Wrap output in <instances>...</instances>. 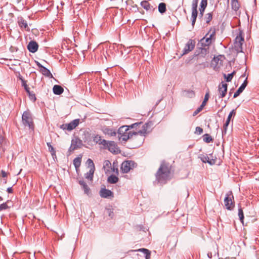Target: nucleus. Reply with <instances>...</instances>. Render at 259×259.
<instances>
[{"mask_svg": "<svg viewBox=\"0 0 259 259\" xmlns=\"http://www.w3.org/2000/svg\"><path fill=\"white\" fill-rule=\"evenodd\" d=\"M148 124L143 122H137L131 125H123L120 127L118 130V137L119 140L124 141H127L133 135H140L145 136L147 133Z\"/></svg>", "mask_w": 259, "mask_h": 259, "instance_id": "f257e3e1", "label": "nucleus"}, {"mask_svg": "<svg viewBox=\"0 0 259 259\" xmlns=\"http://www.w3.org/2000/svg\"><path fill=\"white\" fill-rule=\"evenodd\" d=\"M156 180L163 185L170 180V167L164 162H161L155 174Z\"/></svg>", "mask_w": 259, "mask_h": 259, "instance_id": "f03ea898", "label": "nucleus"}, {"mask_svg": "<svg viewBox=\"0 0 259 259\" xmlns=\"http://www.w3.org/2000/svg\"><path fill=\"white\" fill-rule=\"evenodd\" d=\"M22 123L25 127H28L29 129L33 131L34 124L31 113L29 110L25 111L22 115Z\"/></svg>", "mask_w": 259, "mask_h": 259, "instance_id": "7ed1b4c3", "label": "nucleus"}, {"mask_svg": "<svg viewBox=\"0 0 259 259\" xmlns=\"http://www.w3.org/2000/svg\"><path fill=\"white\" fill-rule=\"evenodd\" d=\"M224 203L226 208L228 210H232L234 208L235 204L234 201V196L232 191H229L226 194L224 199Z\"/></svg>", "mask_w": 259, "mask_h": 259, "instance_id": "20e7f679", "label": "nucleus"}, {"mask_svg": "<svg viewBox=\"0 0 259 259\" xmlns=\"http://www.w3.org/2000/svg\"><path fill=\"white\" fill-rule=\"evenodd\" d=\"M244 41V38L241 32L236 37L233 48L237 53L242 52V45Z\"/></svg>", "mask_w": 259, "mask_h": 259, "instance_id": "39448f33", "label": "nucleus"}, {"mask_svg": "<svg viewBox=\"0 0 259 259\" xmlns=\"http://www.w3.org/2000/svg\"><path fill=\"white\" fill-rule=\"evenodd\" d=\"M101 143L102 145L106 147L111 153L117 154L120 152V149L114 141H107L103 140Z\"/></svg>", "mask_w": 259, "mask_h": 259, "instance_id": "423d86ee", "label": "nucleus"}, {"mask_svg": "<svg viewBox=\"0 0 259 259\" xmlns=\"http://www.w3.org/2000/svg\"><path fill=\"white\" fill-rule=\"evenodd\" d=\"M136 166V163L133 161H124L121 164V170L123 173H127Z\"/></svg>", "mask_w": 259, "mask_h": 259, "instance_id": "0eeeda50", "label": "nucleus"}, {"mask_svg": "<svg viewBox=\"0 0 259 259\" xmlns=\"http://www.w3.org/2000/svg\"><path fill=\"white\" fill-rule=\"evenodd\" d=\"M195 41L193 39H189L186 44L183 51V55H186L192 51L195 48Z\"/></svg>", "mask_w": 259, "mask_h": 259, "instance_id": "6e6552de", "label": "nucleus"}, {"mask_svg": "<svg viewBox=\"0 0 259 259\" xmlns=\"http://www.w3.org/2000/svg\"><path fill=\"white\" fill-rule=\"evenodd\" d=\"M222 58V56L219 55L217 57H214L211 61V66L213 67L214 70H218L222 65V60H221Z\"/></svg>", "mask_w": 259, "mask_h": 259, "instance_id": "1a4fd4ad", "label": "nucleus"}, {"mask_svg": "<svg viewBox=\"0 0 259 259\" xmlns=\"http://www.w3.org/2000/svg\"><path fill=\"white\" fill-rule=\"evenodd\" d=\"M228 88V84L226 83L222 82L218 87V91L219 93V98H224L227 93Z\"/></svg>", "mask_w": 259, "mask_h": 259, "instance_id": "9d476101", "label": "nucleus"}, {"mask_svg": "<svg viewBox=\"0 0 259 259\" xmlns=\"http://www.w3.org/2000/svg\"><path fill=\"white\" fill-rule=\"evenodd\" d=\"M100 196L104 198L112 199L114 197L113 193L110 190L106 188H102L99 192Z\"/></svg>", "mask_w": 259, "mask_h": 259, "instance_id": "9b49d317", "label": "nucleus"}, {"mask_svg": "<svg viewBox=\"0 0 259 259\" xmlns=\"http://www.w3.org/2000/svg\"><path fill=\"white\" fill-rule=\"evenodd\" d=\"M17 23L22 30L26 31H29L30 30L27 21L24 20L23 17H18Z\"/></svg>", "mask_w": 259, "mask_h": 259, "instance_id": "f8f14e48", "label": "nucleus"}, {"mask_svg": "<svg viewBox=\"0 0 259 259\" xmlns=\"http://www.w3.org/2000/svg\"><path fill=\"white\" fill-rule=\"evenodd\" d=\"M82 145V141L79 138H76L72 139L71 141V144L69 148L70 151H73L74 150L79 148Z\"/></svg>", "mask_w": 259, "mask_h": 259, "instance_id": "ddd939ff", "label": "nucleus"}, {"mask_svg": "<svg viewBox=\"0 0 259 259\" xmlns=\"http://www.w3.org/2000/svg\"><path fill=\"white\" fill-rule=\"evenodd\" d=\"M36 65L38 66V67L39 68L40 72L45 76L52 78L53 77V75L52 73H51L50 71L46 68L45 67L43 66L40 63L38 62H36Z\"/></svg>", "mask_w": 259, "mask_h": 259, "instance_id": "4468645a", "label": "nucleus"}, {"mask_svg": "<svg viewBox=\"0 0 259 259\" xmlns=\"http://www.w3.org/2000/svg\"><path fill=\"white\" fill-rule=\"evenodd\" d=\"M79 123V119H76L68 124H63L64 129H67L68 131H71L74 129Z\"/></svg>", "mask_w": 259, "mask_h": 259, "instance_id": "2eb2a0df", "label": "nucleus"}, {"mask_svg": "<svg viewBox=\"0 0 259 259\" xmlns=\"http://www.w3.org/2000/svg\"><path fill=\"white\" fill-rule=\"evenodd\" d=\"M27 49L28 51L32 53H35L38 48V44L33 40H31L27 45Z\"/></svg>", "mask_w": 259, "mask_h": 259, "instance_id": "dca6fc26", "label": "nucleus"}, {"mask_svg": "<svg viewBox=\"0 0 259 259\" xmlns=\"http://www.w3.org/2000/svg\"><path fill=\"white\" fill-rule=\"evenodd\" d=\"M247 85V78L244 81L243 83L241 85V86L239 88V89L237 90V91L234 93L233 98H237L245 89Z\"/></svg>", "mask_w": 259, "mask_h": 259, "instance_id": "f3484780", "label": "nucleus"}, {"mask_svg": "<svg viewBox=\"0 0 259 259\" xmlns=\"http://www.w3.org/2000/svg\"><path fill=\"white\" fill-rule=\"evenodd\" d=\"M199 158L203 163H208L210 165L214 164L215 163V159H210L207 155H201Z\"/></svg>", "mask_w": 259, "mask_h": 259, "instance_id": "a211bd4d", "label": "nucleus"}, {"mask_svg": "<svg viewBox=\"0 0 259 259\" xmlns=\"http://www.w3.org/2000/svg\"><path fill=\"white\" fill-rule=\"evenodd\" d=\"M141 6L146 11H154L155 9V8L151 6L147 1H142L141 2Z\"/></svg>", "mask_w": 259, "mask_h": 259, "instance_id": "6ab92c4d", "label": "nucleus"}, {"mask_svg": "<svg viewBox=\"0 0 259 259\" xmlns=\"http://www.w3.org/2000/svg\"><path fill=\"white\" fill-rule=\"evenodd\" d=\"M215 28L214 27H211L206 35L213 42L215 39Z\"/></svg>", "mask_w": 259, "mask_h": 259, "instance_id": "aec40b11", "label": "nucleus"}, {"mask_svg": "<svg viewBox=\"0 0 259 259\" xmlns=\"http://www.w3.org/2000/svg\"><path fill=\"white\" fill-rule=\"evenodd\" d=\"M207 5V0H201L199 8V16L203 17L204 12Z\"/></svg>", "mask_w": 259, "mask_h": 259, "instance_id": "412c9836", "label": "nucleus"}, {"mask_svg": "<svg viewBox=\"0 0 259 259\" xmlns=\"http://www.w3.org/2000/svg\"><path fill=\"white\" fill-rule=\"evenodd\" d=\"M212 42V41L206 35L200 40V43L203 47H208Z\"/></svg>", "mask_w": 259, "mask_h": 259, "instance_id": "4be33fe9", "label": "nucleus"}, {"mask_svg": "<svg viewBox=\"0 0 259 259\" xmlns=\"http://www.w3.org/2000/svg\"><path fill=\"white\" fill-rule=\"evenodd\" d=\"M231 7L232 9L236 12V14L237 15V12L240 8V4L238 0H231Z\"/></svg>", "mask_w": 259, "mask_h": 259, "instance_id": "5701e85b", "label": "nucleus"}, {"mask_svg": "<svg viewBox=\"0 0 259 259\" xmlns=\"http://www.w3.org/2000/svg\"><path fill=\"white\" fill-rule=\"evenodd\" d=\"M53 93L55 95H59L64 92L63 88L59 85H55L53 88Z\"/></svg>", "mask_w": 259, "mask_h": 259, "instance_id": "b1692460", "label": "nucleus"}, {"mask_svg": "<svg viewBox=\"0 0 259 259\" xmlns=\"http://www.w3.org/2000/svg\"><path fill=\"white\" fill-rule=\"evenodd\" d=\"M95 168H91L89 171L85 174V178L90 181H92L93 179L94 173Z\"/></svg>", "mask_w": 259, "mask_h": 259, "instance_id": "393cba45", "label": "nucleus"}, {"mask_svg": "<svg viewBox=\"0 0 259 259\" xmlns=\"http://www.w3.org/2000/svg\"><path fill=\"white\" fill-rule=\"evenodd\" d=\"M118 178L115 175H112L108 178L107 182L110 184H115L118 181Z\"/></svg>", "mask_w": 259, "mask_h": 259, "instance_id": "a878e982", "label": "nucleus"}, {"mask_svg": "<svg viewBox=\"0 0 259 259\" xmlns=\"http://www.w3.org/2000/svg\"><path fill=\"white\" fill-rule=\"evenodd\" d=\"M103 132L105 134L110 135V136H115L116 135L115 131L111 128H105L104 129Z\"/></svg>", "mask_w": 259, "mask_h": 259, "instance_id": "bb28decb", "label": "nucleus"}, {"mask_svg": "<svg viewBox=\"0 0 259 259\" xmlns=\"http://www.w3.org/2000/svg\"><path fill=\"white\" fill-rule=\"evenodd\" d=\"M158 9L160 13H164L166 11V4L164 3H160L158 5Z\"/></svg>", "mask_w": 259, "mask_h": 259, "instance_id": "cd10ccee", "label": "nucleus"}, {"mask_svg": "<svg viewBox=\"0 0 259 259\" xmlns=\"http://www.w3.org/2000/svg\"><path fill=\"white\" fill-rule=\"evenodd\" d=\"M197 16H198V11H192L191 19V21H192V25L193 27H194V26L195 24Z\"/></svg>", "mask_w": 259, "mask_h": 259, "instance_id": "c85d7f7f", "label": "nucleus"}, {"mask_svg": "<svg viewBox=\"0 0 259 259\" xmlns=\"http://www.w3.org/2000/svg\"><path fill=\"white\" fill-rule=\"evenodd\" d=\"M81 158L80 157H76L73 160V164L77 170L80 166Z\"/></svg>", "mask_w": 259, "mask_h": 259, "instance_id": "c756f323", "label": "nucleus"}, {"mask_svg": "<svg viewBox=\"0 0 259 259\" xmlns=\"http://www.w3.org/2000/svg\"><path fill=\"white\" fill-rule=\"evenodd\" d=\"M208 53V49L205 48H200L198 55L204 57Z\"/></svg>", "mask_w": 259, "mask_h": 259, "instance_id": "7c9ffc66", "label": "nucleus"}, {"mask_svg": "<svg viewBox=\"0 0 259 259\" xmlns=\"http://www.w3.org/2000/svg\"><path fill=\"white\" fill-rule=\"evenodd\" d=\"M111 162L109 160H106L104 162L103 168L106 174H107L109 171V168L111 167Z\"/></svg>", "mask_w": 259, "mask_h": 259, "instance_id": "2f4dec72", "label": "nucleus"}, {"mask_svg": "<svg viewBox=\"0 0 259 259\" xmlns=\"http://www.w3.org/2000/svg\"><path fill=\"white\" fill-rule=\"evenodd\" d=\"M236 72L235 71H234L231 73H229L228 75H226V74H224V77L226 79V81L230 82L232 80L234 75L235 74Z\"/></svg>", "mask_w": 259, "mask_h": 259, "instance_id": "473e14b6", "label": "nucleus"}, {"mask_svg": "<svg viewBox=\"0 0 259 259\" xmlns=\"http://www.w3.org/2000/svg\"><path fill=\"white\" fill-rule=\"evenodd\" d=\"M203 141L207 143H209L212 142L213 139L209 134H205L203 136Z\"/></svg>", "mask_w": 259, "mask_h": 259, "instance_id": "72a5a7b5", "label": "nucleus"}, {"mask_svg": "<svg viewBox=\"0 0 259 259\" xmlns=\"http://www.w3.org/2000/svg\"><path fill=\"white\" fill-rule=\"evenodd\" d=\"M206 23L209 24L212 19V13H208L205 15L204 18Z\"/></svg>", "mask_w": 259, "mask_h": 259, "instance_id": "f704fd0d", "label": "nucleus"}, {"mask_svg": "<svg viewBox=\"0 0 259 259\" xmlns=\"http://www.w3.org/2000/svg\"><path fill=\"white\" fill-rule=\"evenodd\" d=\"M230 121L226 120L225 123H224L223 127V130H222V135L223 136L225 135L226 134L228 126L230 123Z\"/></svg>", "mask_w": 259, "mask_h": 259, "instance_id": "c9c22d12", "label": "nucleus"}, {"mask_svg": "<svg viewBox=\"0 0 259 259\" xmlns=\"http://www.w3.org/2000/svg\"><path fill=\"white\" fill-rule=\"evenodd\" d=\"M25 91H26L27 93L28 94V95L29 97V98L31 100L35 101L36 100V97H35V94L30 91L29 88L26 89Z\"/></svg>", "mask_w": 259, "mask_h": 259, "instance_id": "e433bc0d", "label": "nucleus"}, {"mask_svg": "<svg viewBox=\"0 0 259 259\" xmlns=\"http://www.w3.org/2000/svg\"><path fill=\"white\" fill-rule=\"evenodd\" d=\"M209 91H208L205 95L204 100L201 105V107H203L204 108V107L206 105V103L209 99Z\"/></svg>", "mask_w": 259, "mask_h": 259, "instance_id": "4c0bfd02", "label": "nucleus"}, {"mask_svg": "<svg viewBox=\"0 0 259 259\" xmlns=\"http://www.w3.org/2000/svg\"><path fill=\"white\" fill-rule=\"evenodd\" d=\"M104 139H102L101 137L98 135H97L94 136L93 140L96 143H98L99 144L102 145V142Z\"/></svg>", "mask_w": 259, "mask_h": 259, "instance_id": "58836bf2", "label": "nucleus"}, {"mask_svg": "<svg viewBox=\"0 0 259 259\" xmlns=\"http://www.w3.org/2000/svg\"><path fill=\"white\" fill-rule=\"evenodd\" d=\"M47 144L49 150L51 153L52 155L53 156H55L56 155V151H55L54 148H53V147L51 145V143H47Z\"/></svg>", "mask_w": 259, "mask_h": 259, "instance_id": "ea45409f", "label": "nucleus"}, {"mask_svg": "<svg viewBox=\"0 0 259 259\" xmlns=\"http://www.w3.org/2000/svg\"><path fill=\"white\" fill-rule=\"evenodd\" d=\"M106 211L109 217L113 218L114 216L113 209L111 208H106Z\"/></svg>", "mask_w": 259, "mask_h": 259, "instance_id": "a19ab883", "label": "nucleus"}, {"mask_svg": "<svg viewBox=\"0 0 259 259\" xmlns=\"http://www.w3.org/2000/svg\"><path fill=\"white\" fill-rule=\"evenodd\" d=\"M238 216L239 217L240 220L241 221V222H243L244 215L243 210L241 208H239L238 209Z\"/></svg>", "mask_w": 259, "mask_h": 259, "instance_id": "79ce46f5", "label": "nucleus"}, {"mask_svg": "<svg viewBox=\"0 0 259 259\" xmlns=\"http://www.w3.org/2000/svg\"><path fill=\"white\" fill-rule=\"evenodd\" d=\"M82 189H83L85 194H86L87 195H89L90 194V189L88 187L87 184L86 185L84 186V187H82Z\"/></svg>", "mask_w": 259, "mask_h": 259, "instance_id": "37998d69", "label": "nucleus"}, {"mask_svg": "<svg viewBox=\"0 0 259 259\" xmlns=\"http://www.w3.org/2000/svg\"><path fill=\"white\" fill-rule=\"evenodd\" d=\"M8 208H9V206H8L7 202L0 204V210H6Z\"/></svg>", "mask_w": 259, "mask_h": 259, "instance_id": "c03bdc74", "label": "nucleus"}, {"mask_svg": "<svg viewBox=\"0 0 259 259\" xmlns=\"http://www.w3.org/2000/svg\"><path fill=\"white\" fill-rule=\"evenodd\" d=\"M138 250L140 252H143L145 254V256H146V254H148V257L149 254L150 253V251L148 249L146 248H140Z\"/></svg>", "mask_w": 259, "mask_h": 259, "instance_id": "a18cd8bd", "label": "nucleus"}, {"mask_svg": "<svg viewBox=\"0 0 259 259\" xmlns=\"http://www.w3.org/2000/svg\"><path fill=\"white\" fill-rule=\"evenodd\" d=\"M236 114V112L235 110H232L229 113L227 120L230 121L231 118L233 115H235Z\"/></svg>", "mask_w": 259, "mask_h": 259, "instance_id": "49530a36", "label": "nucleus"}, {"mask_svg": "<svg viewBox=\"0 0 259 259\" xmlns=\"http://www.w3.org/2000/svg\"><path fill=\"white\" fill-rule=\"evenodd\" d=\"M188 94V96L190 98H192L195 96V92L192 90H188L186 91Z\"/></svg>", "mask_w": 259, "mask_h": 259, "instance_id": "de8ad7c7", "label": "nucleus"}, {"mask_svg": "<svg viewBox=\"0 0 259 259\" xmlns=\"http://www.w3.org/2000/svg\"><path fill=\"white\" fill-rule=\"evenodd\" d=\"M203 107H201V106L200 105V106L199 107H198L193 113V116H196L198 113H199L202 109H203Z\"/></svg>", "mask_w": 259, "mask_h": 259, "instance_id": "09e8293b", "label": "nucleus"}, {"mask_svg": "<svg viewBox=\"0 0 259 259\" xmlns=\"http://www.w3.org/2000/svg\"><path fill=\"white\" fill-rule=\"evenodd\" d=\"M87 163L90 166L92 167L91 168H95V165L92 159L90 158L88 159L87 160Z\"/></svg>", "mask_w": 259, "mask_h": 259, "instance_id": "8fccbe9b", "label": "nucleus"}, {"mask_svg": "<svg viewBox=\"0 0 259 259\" xmlns=\"http://www.w3.org/2000/svg\"><path fill=\"white\" fill-rule=\"evenodd\" d=\"M195 133H197L199 135H200L203 133V129L200 127L197 126L196 127Z\"/></svg>", "mask_w": 259, "mask_h": 259, "instance_id": "3c124183", "label": "nucleus"}, {"mask_svg": "<svg viewBox=\"0 0 259 259\" xmlns=\"http://www.w3.org/2000/svg\"><path fill=\"white\" fill-rule=\"evenodd\" d=\"M21 80H22V86H23L24 87V89L25 90H26V89H28L29 88L28 85H27L26 84V81L23 79H21Z\"/></svg>", "mask_w": 259, "mask_h": 259, "instance_id": "603ef678", "label": "nucleus"}, {"mask_svg": "<svg viewBox=\"0 0 259 259\" xmlns=\"http://www.w3.org/2000/svg\"><path fill=\"white\" fill-rule=\"evenodd\" d=\"M197 6L198 5H196L195 4H192V11H197Z\"/></svg>", "mask_w": 259, "mask_h": 259, "instance_id": "864d4df0", "label": "nucleus"}, {"mask_svg": "<svg viewBox=\"0 0 259 259\" xmlns=\"http://www.w3.org/2000/svg\"><path fill=\"white\" fill-rule=\"evenodd\" d=\"M79 184L80 185V186H81L82 187L87 185V183L83 180L79 181Z\"/></svg>", "mask_w": 259, "mask_h": 259, "instance_id": "5fc2aeb1", "label": "nucleus"}, {"mask_svg": "<svg viewBox=\"0 0 259 259\" xmlns=\"http://www.w3.org/2000/svg\"><path fill=\"white\" fill-rule=\"evenodd\" d=\"M1 175H2V176L3 177V178H6L7 177V174L6 172H5L4 170H2L1 171Z\"/></svg>", "mask_w": 259, "mask_h": 259, "instance_id": "6e6d98bb", "label": "nucleus"}, {"mask_svg": "<svg viewBox=\"0 0 259 259\" xmlns=\"http://www.w3.org/2000/svg\"><path fill=\"white\" fill-rule=\"evenodd\" d=\"M7 191L9 193H12L13 192L12 187L8 188Z\"/></svg>", "mask_w": 259, "mask_h": 259, "instance_id": "4d7b16f0", "label": "nucleus"}, {"mask_svg": "<svg viewBox=\"0 0 259 259\" xmlns=\"http://www.w3.org/2000/svg\"><path fill=\"white\" fill-rule=\"evenodd\" d=\"M198 0H193L192 3L198 5Z\"/></svg>", "mask_w": 259, "mask_h": 259, "instance_id": "13d9d810", "label": "nucleus"}, {"mask_svg": "<svg viewBox=\"0 0 259 259\" xmlns=\"http://www.w3.org/2000/svg\"><path fill=\"white\" fill-rule=\"evenodd\" d=\"M151 256V254H149V257L148 256V254H146V256H145L146 259H150Z\"/></svg>", "mask_w": 259, "mask_h": 259, "instance_id": "bf43d9fd", "label": "nucleus"}, {"mask_svg": "<svg viewBox=\"0 0 259 259\" xmlns=\"http://www.w3.org/2000/svg\"><path fill=\"white\" fill-rule=\"evenodd\" d=\"M207 255H208V256L209 258H211V257H212L211 253H208Z\"/></svg>", "mask_w": 259, "mask_h": 259, "instance_id": "052dcab7", "label": "nucleus"}, {"mask_svg": "<svg viewBox=\"0 0 259 259\" xmlns=\"http://www.w3.org/2000/svg\"><path fill=\"white\" fill-rule=\"evenodd\" d=\"M3 200V198H2V197H0V200Z\"/></svg>", "mask_w": 259, "mask_h": 259, "instance_id": "680f3d73", "label": "nucleus"}]
</instances>
